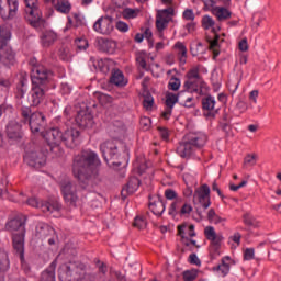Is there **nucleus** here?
<instances>
[{
    "label": "nucleus",
    "mask_w": 281,
    "mask_h": 281,
    "mask_svg": "<svg viewBox=\"0 0 281 281\" xmlns=\"http://www.w3.org/2000/svg\"><path fill=\"white\" fill-rule=\"evenodd\" d=\"M149 210L155 216H161L166 212V202L161 195H157L154 201L149 202Z\"/></svg>",
    "instance_id": "nucleus-25"
},
{
    "label": "nucleus",
    "mask_w": 281,
    "mask_h": 281,
    "mask_svg": "<svg viewBox=\"0 0 281 281\" xmlns=\"http://www.w3.org/2000/svg\"><path fill=\"white\" fill-rule=\"evenodd\" d=\"M29 126L33 135L41 134L42 137L47 135V131L45 132V127L47 126V121L45 119V114L42 112H34L31 114L29 120Z\"/></svg>",
    "instance_id": "nucleus-9"
},
{
    "label": "nucleus",
    "mask_w": 281,
    "mask_h": 281,
    "mask_svg": "<svg viewBox=\"0 0 281 281\" xmlns=\"http://www.w3.org/2000/svg\"><path fill=\"white\" fill-rule=\"evenodd\" d=\"M243 223L247 227H255V228L260 227V223L258 221H256V217H254V215H251V213H245L243 215Z\"/></svg>",
    "instance_id": "nucleus-37"
},
{
    "label": "nucleus",
    "mask_w": 281,
    "mask_h": 281,
    "mask_svg": "<svg viewBox=\"0 0 281 281\" xmlns=\"http://www.w3.org/2000/svg\"><path fill=\"white\" fill-rule=\"evenodd\" d=\"M63 196L67 205L76 207L78 203V194L76 193V186L71 181H64L60 184Z\"/></svg>",
    "instance_id": "nucleus-12"
},
{
    "label": "nucleus",
    "mask_w": 281,
    "mask_h": 281,
    "mask_svg": "<svg viewBox=\"0 0 281 281\" xmlns=\"http://www.w3.org/2000/svg\"><path fill=\"white\" fill-rule=\"evenodd\" d=\"M187 78L188 80H201V75H199V67L189 70Z\"/></svg>",
    "instance_id": "nucleus-51"
},
{
    "label": "nucleus",
    "mask_w": 281,
    "mask_h": 281,
    "mask_svg": "<svg viewBox=\"0 0 281 281\" xmlns=\"http://www.w3.org/2000/svg\"><path fill=\"white\" fill-rule=\"evenodd\" d=\"M10 269V259L8 257V252L0 250V271L4 272Z\"/></svg>",
    "instance_id": "nucleus-38"
},
{
    "label": "nucleus",
    "mask_w": 281,
    "mask_h": 281,
    "mask_svg": "<svg viewBox=\"0 0 281 281\" xmlns=\"http://www.w3.org/2000/svg\"><path fill=\"white\" fill-rule=\"evenodd\" d=\"M7 137H9V139H14L15 142L22 139L23 132L21 131V124H19L16 121L9 122L7 125Z\"/></svg>",
    "instance_id": "nucleus-23"
},
{
    "label": "nucleus",
    "mask_w": 281,
    "mask_h": 281,
    "mask_svg": "<svg viewBox=\"0 0 281 281\" xmlns=\"http://www.w3.org/2000/svg\"><path fill=\"white\" fill-rule=\"evenodd\" d=\"M255 251L254 248H247L244 252V260H254Z\"/></svg>",
    "instance_id": "nucleus-63"
},
{
    "label": "nucleus",
    "mask_w": 281,
    "mask_h": 281,
    "mask_svg": "<svg viewBox=\"0 0 281 281\" xmlns=\"http://www.w3.org/2000/svg\"><path fill=\"white\" fill-rule=\"evenodd\" d=\"M139 124L144 131H148V128H150V124H151L150 117H148V116L140 117Z\"/></svg>",
    "instance_id": "nucleus-56"
},
{
    "label": "nucleus",
    "mask_w": 281,
    "mask_h": 281,
    "mask_svg": "<svg viewBox=\"0 0 281 281\" xmlns=\"http://www.w3.org/2000/svg\"><path fill=\"white\" fill-rule=\"evenodd\" d=\"M75 122L79 128H93V124H95L93 114H91V111L87 106L77 113Z\"/></svg>",
    "instance_id": "nucleus-15"
},
{
    "label": "nucleus",
    "mask_w": 281,
    "mask_h": 281,
    "mask_svg": "<svg viewBox=\"0 0 281 281\" xmlns=\"http://www.w3.org/2000/svg\"><path fill=\"white\" fill-rule=\"evenodd\" d=\"M27 221V217L23 214L15 215L14 218L9 221L5 224V229L9 232H23L25 229V222Z\"/></svg>",
    "instance_id": "nucleus-19"
},
{
    "label": "nucleus",
    "mask_w": 281,
    "mask_h": 281,
    "mask_svg": "<svg viewBox=\"0 0 281 281\" xmlns=\"http://www.w3.org/2000/svg\"><path fill=\"white\" fill-rule=\"evenodd\" d=\"M111 85H115L116 87H126V80H124V72L122 70H113L110 77Z\"/></svg>",
    "instance_id": "nucleus-29"
},
{
    "label": "nucleus",
    "mask_w": 281,
    "mask_h": 281,
    "mask_svg": "<svg viewBox=\"0 0 281 281\" xmlns=\"http://www.w3.org/2000/svg\"><path fill=\"white\" fill-rule=\"evenodd\" d=\"M199 273L196 272V270H186L182 273V278L184 281H194L196 280Z\"/></svg>",
    "instance_id": "nucleus-47"
},
{
    "label": "nucleus",
    "mask_w": 281,
    "mask_h": 281,
    "mask_svg": "<svg viewBox=\"0 0 281 281\" xmlns=\"http://www.w3.org/2000/svg\"><path fill=\"white\" fill-rule=\"evenodd\" d=\"M57 10V12H61V14H69L71 12V3L69 1L54 2L52 3Z\"/></svg>",
    "instance_id": "nucleus-35"
},
{
    "label": "nucleus",
    "mask_w": 281,
    "mask_h": 281,
    "mask_svg": "<svg viewBox=\"0 0 281 281\" xmlns=\"http://www.w3.org/2000/svg\"><path fill=\"white\" fill-rule=\"evenodd\" d=\"M200 203L204 210H207L210 205H212V201L210 200V186L202 184L199 189H196L193 193V203L196 205Z\"/></svg>",
    "instance_id": "nucleus-13"
},
{
    "label": "nucleus",
    "mask_w": 281,
    "mask_h": 281,
    "mask_svg": "<svg viewBox=\"0 0 281 281\" xmlns=\"http://www.w3.org/2000/svg\"><path fill=\"white\" fill-rule=\"evenodd\" d=\"M44 139L47 142L50 153L59 150L60 144H64L66 148L74 149L80 145V131L70 127L63 132L59 127H53L47 130Z\"/></svg>",
    "instance_id": "nucleus-2"
},
{
    "label": "nucleus",
    "mask_w": 281,
    "mask_h": 281,
    "mask_svg": "<svg viewBox=\"0 0 281 281\" xmlns=\"http://www.w3.org/2000/svg\"><path fill=\"white\" fill-rule=\"evenodd\" d=\"M138 14H139V10L132 9V8H125L122 12L123 19H137Z\"/></svg>",
    "instance_id": "nucleus-44"
},
{
    "label": "nucleus",
    "mask_w": 281,
    "mask_h": 281,
    "mask_svg": "<svg viewBox=\"0 0 281 281\" xmlns=\"http://www.w3.org/2000/svg\"><path fill=\"white\" fill-rule=\"evenodd\" d=\"M31 80V106H38L45 100V93L49 91V80H52V77L34 78Z\"/></svg>",
    "instance_id": "nucleus-7"
},
{
    "label": "nucleus",
    "mask_w": 281,
    "mask_h": 281,
    "mask_svg": "<svg viewBox=\"0 0 281 281\" xmlns=\"http://www.w3.org/2000/svg\"><path fill=\"white\" fill-rule=\"evenodd\" d=\"M40 281H56V263L52 262L50 266L41 274Z\"/></svg>",
    "instance_id": "nucleus-30"
},
{
    "label": "nucleus",
    "mask_w": 281,
    "mask_h": 281,
    "mask_svg": "<svg viewBox=\"0 0 281 281\" xmlns=\"http://www.w3.org/2000/svg\"><path fill=\"white\" fill-rule=\"evenodd\" d=\"M115 26H113V18L105 15L101 16L94 24L93 30L99 34H103L104 36H109L113 32Z\"/></svg>",
    "instance_id": "nucleus-16"
},
{
    "label": "nucleus",
    "mask_w": 281,
    "mask_h": 281,
    "mask_svg": "<svg viewBox=\"0 0 281 281\" xmlns=\"http://www.w3.org/2000/svg\"><path fill=\"white\" fill-rule=\"evenodd\" d=\"M181 203H183L182 198H177V200L171 203L169 207V216H177V214H179V207H181Z\"/></svg>",
    "instance_id": "nucleus-42"
},
{
    "label": "nucleus",
    "mask_w": 281,
    "mask_h": 281,
    "mask_svg": "<svg viewBox=\"0 0 281 281\" xmlns=\"http://www.w3.org/2000/svg\"><path fill=\"white\" fill-rule=\"evenodd\" d=\"M236 109L237 111H239V113H245V111H247L248 109V105L245 101L240 100L236 103Z\"/></svg>",
    "instance_id": "nucleus-62"
},
{
    "label": "nucleus",
    "mask_w": 281,
    "mask_h": 281,
    "mask_svg": "<svg viewBox=\"0 0 281 281\" xmlns=\"http://www.w3.org/2000/svg\"><path fill=\"white\" fill-rule=\"evenodd\" d=\"M58 41V34L53 30H43L40 34V43L42 47H52Z\"/></svg>",
    "instance_id": "nucleus-21"
},
{
    "label": "nucleus",
    "mask_w": 281,
    "mask_h": 281,
    "mask_svg": "<svg viewBox=\"0 0 281 281\" xmlns=\"http://www.w3.org/2000/svg\"><path fill=\"white\" fill-rule=\"evenodd\" d=\"M179 94L180 93L175 94L172 92H168L166 94V106L168 109H171V110L175 109V104H177V102H179Z\"/></svg>",
    "instance_id": "nucleus-40"
},
{
    "label": "nucleus",
    "mask_w": 281,
    "mask_h": 281,
    "mask_svg": "<svg viewBox=\"0 0 281 281\" xmlns=\"http://www.w3.org/2000/svg\"><path fill=\"white\" fill-rule=\"evenodd\" d=\"M97 278L98 276L94 272L82 270L79 281H95Z\"/></svg>",
    "instance_id": "nucleus-46"
},
{
    "label": "nucleus",
    "mask_w": 281,
    "mask_h": 281,
    "mask_svg": "<svg viewBox=\"0 0 281 281\" xmlns=\"http://www.w3.org/2000/svg\"><path fill=\"white\" fill-rule=\"evenodd\" d=\"M190 265H196V267H201V259L196 256V254H191L189 256Z\"/></svg>",
    "instance_id": "nucleus-61"
},
{
    "label": "nucleus",
    "mask_w": 281,
    "mask_h": 281,
    "mask_svg": "<svg viewBox=\"0 0 281 281\" xmlns=\"http://www.w3.org/2000/svg\"><path fill=\"white\" fill-rule=\"evenodd\" d=\"M97 98L101 104H111L113 98L102 92H97Z\"/></svg>",
    "instance_id": "nucleus-50"
},
{
    "label": "nucleus",
    "mask_w": 281,
    "mask_h": 281,
    "mask_svg": "<svg viewBox=\"0 0 281 281\" xmlns=\"http://www.w3.org/2000/svg\"><path fill=\"white\" fill-rule=\"evenodd\" d=\"M13 251L21 262H25V229L12 234Z\"/></svg>",
    "instance_id": "nucleus-11"
},
{
    "label": "nucleus",
    "mask_w": 281,
    "mask_h": 281,
    "mask_svg": "<svg viewBox=\"0 0 281 281\" xmlns=\"http://www.w3.org/2000/svg\"><path fill=\"white\" fill-rule=\"evenodd\" d=\"M27 205H31V207H41L42 212H58L60 211V204L58 202H42L40 203L36 198H30L26 201Z\"/></svg>",
    "instance_id": "nucleus-18"
},
{
    "label": "nucleus",
    "mask_w": 281,
    "mask_h": 281,
    "mask_svg": "<svg viewBox=\"0 0 281 281\" xmlns=\"http://www.w3.org/2000/svg\"><path fill=\"white\" fill-rule=\"evenodd\" d=\"M175 48L178 49V56H180L179 60L182 65H186V59L188 58V48L181 42L175 44Z\"/></svg>",
    "instance_id": "nucleus-33"
},
{
    "label": "nucleus",
    "mask_w": 281,
    "mask_h": 281,
    "mask_svg": "<svg viewBox=\"0 0 281 281\" xmlns=\"http://www.w3.org/2000/svg\"><path fill=\"white\" fill-rule=\"evenodd\" d=\"M180 87L181 80L177 77H172L168 83V89H170V91H179Z\"/></svg>",
    "instance_id": "nucleus-48"
},
{
    "label": "nucleus",
    "mask_w": 281,
    "mask_h": 281,
    "mask_svg": "<svg viewBox=\"0 0 281 281\" xmlns=\"http://www.w3.org/2000/svg\"><path fill=\"white\" fill-rule=\"evenodd\" d=\"M24 5L25 20L29 25L35 27V30H44L47 22L43 19V13L38 7V0H24Z\"/></svg>",
    "instance_id": "nucleus-5"
},
{
    "label": "nucleus",
    "mask_w": 281,
    "mask_h": 281,
    "mask_svg": "<svg viewBox=\"0 0 281 281\" xmlns=\"http://www.w3.org/2000/svg\"><path fill=\"white\" fill-rule=\"evenodd\" d=\"M165 196L166 199H168V201H177V199H181V198H178L177 191L172 189H167L165 191Z\"/></svg>",
    "instance_id": "nucleus-54"
},
{
    "label": "nucleus",
    "mask_w": 281,
    "mask_h": 281,
    "mask_svg": "<svg viewBox=\"0 0 281 281\" xmlns=\"http://www.w3.org/2000/svg\"><path fill=\"white\" fill-rule=\"evenodd\" d=\"M212 14L217 18L220 21H227L232 18V12L225 7H215L212 9Z\"/></svg>",
    "instance_id": "nucleus-31"
},
{
    "label": "nucleus",
    "mask_w": 281,
    "mask_h": 281,
    "mask_svg": "<svg viewBox=\"0 0 281 281\" xmlns=\"http://www.w3.org/2000/svg\"><path fill=\"white\" fill-rule=\"evenodd\" d=\"M29 65L31 67V80H34V78H52V76H54L52 70L38 64L35 57L29 60Z\"/></svg>",
    "instance_id": "nucleus-14"
},
{
    "label": "nucleus",
    "mask_w": 281,
    "mask_h": 281,
    "mask_svg": "<svg viewBox=\"0 0 281 281\" xmlns=\"http://www.w3.org/2000/svg\"><path fill=\"white\" fill-rule=\"evenodd\" d=\"M202 109L204 111V116L207 117V120H214L216 115L218 114V108H216V100H214V97L207 95L202 99Z\"/></svg>",
    "instance_id": "nucleus-17"
},
{
    "label": "nucleus",
    "mask_w": 281,
    "mask_h": 281,
    "mask_svg": "<svg viewBox=\"0 0 281 281\" xmlns=\"http://www.w3.org/2000/svg\"><path fill=\"white\" fill-rule=\"evenodd\" d=\"M207 144V135L203 132L190 134L188 140L180 143L177 147V153L182 159L190 157L194 148H203Z\"/></svg>",
    "instance_id": "nucleus-4"
},
{
    "label": "nucleus",
    "mask_w": 281,
    "mask_h": 281,
    "mask_svg": "<svg viewBox=\"0 0 281 281\" xmlns=\"http://www.w3.org/2000/svg\"><path fill=\"white\" fill-rule=\"evenodd\" d=\"M35 236L40 240H47L48 245H56V231L46 223H38L35 228Z\"/></svg>",
    "instance_id": "nucleus-10"
},
{
    "label": "nucleus",
    "mask_w": 281,
    "mask_h": 281,
    "mask_svg": "<svg viewBox=\"0 0 281 281\" xmlns=\"http://www.w3.org/2000/svg\"><path fill=\"white\" fill-rule=\"evenodd\" d=\"M100 150L104 161L108 165L113 166L115 165V161L120 159L122 150H124V143L120 140H105L100 145Z\"/></svg>",
    "instance_id": "nucleus-6"
},
{
    "label": "nucleus",
    "mask_w": 281,
    "mask_h": 281,
    "mask_svg": "<svg viewBox=\"0 0 281 281\" xmlns=\"http://www.w3.org/2000/svg\"><path fill=\"white\" fill-rule=\"evenodd\" d=\"M27 75H21L20 81L16 86V91H15V98L18 100H23L25 98V92L27 91Z\"/></svg>",
    "instance_id": "nucleus-28"
},
{
    "label": "nucleus",
    "mask_w": 281,
    "mask_h": 281,
    "mask_svg": "<svg viewBox=\"0 0 281 281\" xmlns=\"http://www.w3.org/2000/svg\"><path fill=\"white\" fill-rule=\"evenodd\" d=\"M102 161L98 154L91 149L82 150L74 157L72 173L83 189L95 186L102 181L100 178Z\"/></svg>",
    "instance_id": "nucleus-1"
},
{
    "label": "nucleus",
    "mask_w": 281,
    "mask_h": 281,
    "mask_svg": "<svg viewBox=\"0 0 281 281\" xmlns=\"http://www.w3.org/2000/svg\"><path fill=\"white\" fill-rule=\"evenodd\" d=\"M10 10H14L13 13H11ZM18 10H19V0H15V9H14V5H12V2L7 1L0 5V16L4 21H8V19H14V16H16Z\"/></svg>",
    "instance_id": "nucleus-22"
},
{
    "label": "nucleus",
    "mask_w": 281,
    "mask_h": 281,
    "mask_svg": "<svg viewBox=\"0 0 281 281\" xmlns=\"http://www.w3.org/2000/svg\"><path fill=\"white\" fill-rule=\"evenodd\" d=\"M220 128L228 137L229 133H232V123H220Z\"/></svg>",
    "instance_id": "nucleus-60"
},
{
    "label": "nucleus",
    "mask_w": 281,
    "mask_h": 281,
    "mask_svg": "<svg viewBox=\"0 0 281 281\" xmlns=\"http://www.w3.org/2000/svg\"><path fill=\"white\" fill-rule=\"evenodd\" d=\"M87 269V266L80 261H69L59 268L60 281H80L81 273Z\"/></svg>",
    "instance_id": "nucleus-8"
},
{
    "label": "nucleus",
    "mask_w": 281,
    "mask_h": 281,
    "mask_svg": "<svg viewBox=\"0 0 281 281\" xmlns=\"http://www.w3.org/2000/svg\"><path fill=\"white\" fill-rule=\"evenodd\" d=\"M227 260H232V258H229V256H226L222 258L220 265L213 267V271H217V273H221L222 278H225V276L229 273V263H227Z\"/></svg>",
    "instance_id": "nucleus-32"
},
{
    "label": "nucleus",
    "mask_w": 281,
    "mask_h": 281,
    "mask_svg": "<svg viewBox=\"0 0 281 281\" xmlns=\"http://www.w3.org/2000/svg\"><path fill=\"white\" fill-rule=\"evenodd\" d=\"M146 225L148 223L146 222V218L144 216H136L133 223V226L136 227L137 229H146Z\"/></svg>",
    "instance_id": "nucleus-45"
},
{
    "label": "nucleus",
    "mask_w": 281,
    "mask_h": 281,
    "mask_svg": "<svg viewBox=\"0 0 281 281\" xmlns=\"http://www.w3.org/2000/svg\"><path fill=\"white\" fill-rule=\"evenodd\" d=\"M32 110L30 108H22L21 115L26 121L30 122V117H32Z\"/></svg>",
    "instance_id": "nucleus-59"
},
{
    "label": "nucleus",
    "mask_w": 281,
    "mask_h": 281,
    "mask_svg": "<svg viewBox=\"0 0 281 281\" xmlns=\"http://www.w3.org/2000/svg\"><path fill=\"white\" fill-rule=\"evenodd\" d=\"M239 52H249V43L247 42V37H244L238 43Z\"/></svg>",
    "instance_id": "nucleus-57"
},
{
    "label": "nucleus",
    "mask_w": 281,
    "mask_h": 281,
    "mask_svg": "<svg viewBox=\"0 0 281 281\" xmlns=\"http://www.w3.org/2000/svg\"><path fill=\"white\" fill-rule=\"evenodd\" d=\"M12 33L8 27L0 26V69L1 67H12L16 64V53L9 46Z\"/></svg>",
    "instance_id": "nucleus-3"
},
{
    "label": "nucleus",
    "mask_w": 281,
    "mask_h": 281,
    "mask_svg": "<svg viewBox=\"0 0 281 281\" xmlns=\"http://www.w3.org/2000/svg\"><path fill=\"white\" fill-rule=\"evenodd\" d=\"M215 25L214 19L210 15H204L202 18V27L204 30H210V27H213Z\"/></svg>",
    "instance_id": "nucleus-49"
},
{
    "label": "nucleus",
    "mask_w": 281,
    "mask_h": 281,
    "mask_svg": "<svg viewBox=\"0 0 281 281\" xmlns=\"http://www.w3.org/2000/svg\"><path fill=\"white\" fill-rule=\"evenodd\" d=\"M184 91H189L190 93H201V89H199V83H196V79H188L184 85Z\"/></svg>",
    "instance_id": "nucleus-34"
},
{
    "label": "nucleus",
    "mask_w": 281,
    "mask_h": 281,
    "mask_svg": "<svg viewBox=\"0 0 281 281\" xmlns=\"http://www.w3.org/2000/svg\"><path fill=\"white\" fill-rule=\"evenodd\" d=\"M142 181L137 177H131L126 186L121 191V196L123 201L128 196V194H134L137 192Z\"/></svg>",
    "instance_id": "nucleus-24"
},
{
    "label": "nucleus",
    "mask_w": 281,
    "mask_h": 281,
    "mask_svg": "<svg viewBox=\"0 0 281 281\" xmlns=\"http://www.w3.org/2000/svg\"><path fill=\"white\" fill-rule=\"evenodd\" d=\"M94 262L98 267L99 273H103V276L106 273V263L100 261V259H94Z\"/></svg>",
    "instance_id": "nucleus-58"
},
{
    "label": "nucleus",
    "mask_w": 281,
    "mask_h": 281,
    "mask_svg": "<svg viewBox=\"0 0 281 281\" xmlns=\"http://www.w3.org/2000/svg\"><path fill=\"white\" fill-rule=\"evenodd\" d=\"M170 23V19L167 16H164L161 14L156 15V27L158 32H164L166 27H168V24Z\"/></svg>",
    "instance_id": "nucleus-36"
},
{
    "label": "nucleus",
    "mask_w": 281,
    "mask_h": 281,
    "mask_svg": "<svg viewBox=\"0 0 281 281\" xmlns=\"http://www.w3.org/2000/svg\"><path fill=\"white\" fill-rule=\"evenodd\" d=\"M99 43L102 45L103 52H108V54H113L115 49V42L101 37L99 40Z\"/></svg>",
    "instance_id": "nucleus-39"
},
{
    "label": "nucleus",
    "mask_w": 281,
    "mask_h": 281,
    "mask_svg": "<svg viewBox=\"0 0 281 281\" xmlns=\"http://www.w3.org/2000/svg\"><path fill=\"white\" fill-rule=\"evenodd\" d=\"M221 26H217V29L213 27L212 32L213 34H215V37L213 41H209L210 46L209 49L210 52H213V60H216V58H218L220 54H221V44H218V41L221 38V36H218V34H216V32H220Z\"/></svg>",
    "instance_id": "nucleus-27"
},
{
    "label": "nucleus",
    "mask_w": 281,
    "mask_h": 281,
    "mask_svg": "<svg viewBox=\"0 0 281 281\" xmlns=\"http://www.w3.org/2000/svg\"><path fill=\"white\" fill-rule=\"evenodd\" d=\"M75 45L79 52H86L89 48V41L85 37L75 40Z\"/></svg>",
    "instance_id": "nucleus-43"
},
{
    "label": "nucleus",
    "mask_w": 281,
    "mask_h": 281,
    "mask_svg": "<svg viewBox=\"0 0 281 281\" xmlns=\"http://www.w3.org/2000/svg\"><path fill=\"white\" fill-rule=\"evenodd\" d=\"M182 18L184 19V21H194V11L192 9H186L182 13Z\"/></svg>",
    "instance_id": "nucleus-55"
},
{
    "label": "nucleus",
    "mask_w": 281,
    "mask_h": 281,
    "mask_svg": "<svg viewBox=\"0 0 281 281\" xmlns=\"http://www.w3.org/2000/svg\"><path fill=\"white\" fill-rule=\"evenodd\" d=\"M24 161L31 168H41L45 166V156H43V154L38 155L37 151L26 153L24 155Z\"/></svg>",
    "instance_id": "nucleus-20"
},
{
    "label": "nucleus",
    "mask_w": 281,
    "mask_h": 281,
    "mask_svg": "<svg viewBox=\"0 0 281 281\" xmlns=\"http://www.w3.org/2000/svg\"><path fill=\"white\" fill-rule=\"evenodd\" d=\"M202 2L204 3L203 10L204 12H212V10H214V8H216V1L214 0H202Z\"/></svg>",
    "instance_id": "nucleus-53"
},
{
    "label": "nucleus",
    "mask_w": 281,
    "mask_h": 281,
    "mask_svg": "<svg viewBox=\"0 0 281 281\" xmlns=\"http://www.w3.org/2000/svg\"><path fill=\"white\" fill-rule=\"evenodd\" d=\"M143 106L144 109H146L147 111L153 109V105L155 104V99L153 98V94H150V92L146 91L143 94Z\"/></svg>",
    "instance_id": "nucleus-41"
},
{
    "label": "nucleus",
    "mask_w": 281,
    "mask_h": 281,
    "mask_svg": "<svg viewBox=\"0 0 281 281\" xmlns=\"http://www.w3.org/2000/svg\"><path fill=\"white\" fill-rule=\"evenodd\" d=\"M115 27H116V30H119V32H127L128 31V25L122 21L116 22Z\"/></svg>",
    "instance_id": "nucleus-64"
},
{
    "label": "nucleus",
    "mask_w": 281,
    "mask_h": 281,
    "mask_svg": "<svg viewBox=\"0 0 281 281\" xmlns=\"http://www.w3.org/2000/svg\"><path fill=\"white\" fill-rule=\"evenodd\" d=\"M58 56L60 58V60H69V58H71V55L69 54V48L67 47H61L58 50Z\"/></svg>",
    "instance_id": "nucleus-52"
},
{
    "label": "nucleus",
    "mask_w": 281,
    "mask_h": 281,
    "mask_svg": "<svg viewBox=\"0 0 281 281\" xmlns=\"http://www.w3.org/2000/svg\"><path fill=\"white\" fill-rule=\"evenodd\" d=\"M204 235L206 240H211V244L214 245L215 249L221 247V243L223 241L222 235H217L216 231L212 226H206L204 228Z\"/></svg>",
    "instance_id": "nucleus-26"
}]
</instances>
